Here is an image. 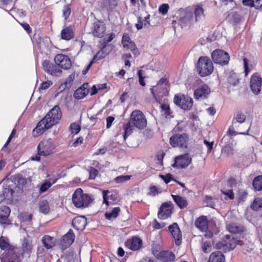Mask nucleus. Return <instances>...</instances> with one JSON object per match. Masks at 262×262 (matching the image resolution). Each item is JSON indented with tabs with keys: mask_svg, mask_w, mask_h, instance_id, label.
I'll return each instance as SVG.
<instances>
[{
	"mask_svg": "<svg viewBox=\"0 0 262 262\" xmlns=\"http://www.w3.org/2000/svg\"><path fill=\"white\" fill-rule=\"evenodd\" d=\"M61 111L58 105L55 106L45 117L37 124L33 129V132L37 134H42L46 129L51 128L57 124L61 117Z\"/></svg>",
	"mask_w": 262,
	"mask_h": 262,
	"instance_id": "nucleus-1",
	"label": "nucleus"
},
{
	"mask_svg": "<svg viewBox=\"0 0 262 262\" xmlns=\"http://www.w3.org/2000/svg\"><path fill=\"white\" fill-rule=\"evenodd\" d=\"M146 119L144 114L139 110L133 111L130 115V120L124 126V139L125 140L132 134L134 127L142 129L146 127Z\"/></svg>",
	"mask_w": 262,
	"mask_h": 262,
	"instance_id": "nucleus-2",
	"label": "nucleus"
},
{
	"mask_svg": "<svg viewBox=\"0 0 262 262\" xmlns=\"http://www.w3.org/2000/svg\"><path fill=\"white\" fill-rule=\"evenodd\" d=\"M92 197L88 194H84L81 188L76 190L72 196V202L77 208H85L92 203Z\"/></svg>",
	"mask_w": 262,
	"mask_h": 262,
	"instance_id": "nucleus-3",
	"label": "nucleus"
},
{
	"mask_svg": "<svg viewBox=\"0 0 262 262\" xmlns=\"http://www.w3.org/2000/svg\"><path fill=\"white\" fill-rule=\"evenodd\" d=\"M169 85L165 78H162L157 85L150 89L151 93L156 100L161 99L164 96L167 95Z\"/></svg>",
	"mask_w": 262,
	"mask_h": 262,
	"instance_id": "nucleus-4",
	"label": "nucleus"
},
{
	"mask_svg": "<svg viewBox=\"0 0 262 262\" xmlns=\"http://www.w3.org/2000/svg\"><path fill=\"white\" fill-rule=\"evenodd\" d=\"M197 69L201 76H206L213 72V63L208 57H201L198 61Z\"/></svg>",
	"mask_w": 262,
	"mask_h": 262,
	"instance_id": "nucleus-5",
	"label": "nucleus"
},
{
	"mask_svg": "<svg viewBox=\"0 0 262 262\" xmlns=\"http://www.w3.org/2000/svg\"><path fill=\"white\" fill-rule=\"evenodd\" d=\"M237 245V241L232 236L227 235L224 236L222 241L215 245L216 249L225 252L233 249Z\"/></svg>",
	"mask_w": 262,
	"mask_h": 262,
	"instance_id": "nucleus-6",
	"label": "nucleus"
},
{
	"mask_svg": "<svg viewBox=\"0 0 262 262\" xmlns=\"http://www.w3.org/2000/svg\"><path fill=\"white\" fill-rule=\"evenodd\" d=\"M55 147L54 141L51 138H49L42 140L39 143L37 146V151L39 155L47 156L53 152Z\"/></svg>",
	"mask_w": 262,
	"mask_h": 262,
	"instance_id": "nucleus-7",
	"label": "nucleus"
},
{
	"mask_svg": "<svg viewBox=\"0 0 262 262\" xmlns=\"http://www.w3.org/2000/svg\"><path fill=\"white\" fill-rule=\"evenodd\" d=\"M173 102L176 105L184 110H189L193 105L192 99L190 97L180 94L175 95Z\"/></svg>",
	"mask_w": 262,
	"mask_h": 262,
	"instance_id": "nucleus-8",
	"label": "nucleus"
},
{
	"mask_svg": "<svg viewBox=\"0 0 262 262\" xmlns=\"http://www.w3.org/2000/svg\"><path fill=\"white\" fill-rule=\"evenodd\" d=\"M188 141V137L186 134H177L170 138L169 143L173 147L186 148L187 147Z\"/></svg>",
	"mask_w": 262,
	"mask_h": 262,
	"instance_id": "nucleus-9",
	"label": "nucleus"
},
{
	"mask_svg": "<svg viewBox=\"0 0 262 262\" xmlns=\"http://www.w3.org/2000/svg\"><path fill=\"white\" fill-rule=\"evenodd\" d=\"M211 58L213 61L221 66L227 65L229 63L230 56L225 51L217 49L211 53Z\"/></svg>",
	"mask_w": 262,
	"mask_h": 262,
	"instance_id": "nucleus-10",
	"label": "nucleus"
},
{
	"mask_svg": "<svg viewBox=\"0 0 262 262\" xmlns=\"http://www.w3.org/2000/svg\"><path fill=\"white\" fill-rule=\"evenodd\" d=\"M42 66L45 71L52 76H59L62 73V70L58 64H54L49 60H44L42 63Z\"/></svg>",
	"mask_w": 262,
	"mask_h": 262,
	"instance_id": "nucleus-11",
	"label": "nucleus"
},
{
	"mask_svg": "<svg viewBox=\"0 0 262 262\" xmlns=\"http://www.w3.org/2000/svg\"><path fill=\"white\" fill-rule=\"evenodd\" d=\"M250 88L252 93L256 95H258L262 86V78L257 73L252 75L250 79Z\"/></svg>",
	"mask_w": 262,
	"mask_h": 262,
	"instance_id": "nucleus-12",
	"label": "nucleus"
},
{
	"mask_svg": "<svg viewBox=\"0 0 262 262\" xmlns=\"http://www.w3.org/2000/svg\"><path fill=\"white\" fill-rule=\"evenodd\" d=\"M54 61L60 69L63 70H69L72 66L70 58L67 55L62 54H57L54 57Z\"/></svg>",
	"mask_w": 262,
	"mask_h": 262,
	"instance_id": "nucleus-13",
	"label": "nucleus"
},
{
	"mask_svg": "<svg viewBox=\"0 0 262 262\" xmlns=\"http://www.w3.org/2000/svg\"><path fill=\"white\" fill-rule=\"evenodd\" d=\"M192 159L188 154L179 156L176 157L174 163L172 165L173 167L184 168L187 167L191 162Z\"/></svg>",
	"mask_w": 262,
	"mask_h": 262,
	"instance_id": "nucleus-14",
	"label": "nucleus"
},
{
	"mask_svg": "<svg viewBox=\"0 0 262 262\" xmlns=\"http://www.w3.org/2000/svg\"><path fill=\"white\" fill-rule=\"evenodd\" d=\"M106 32V27L104 23L100 20L94 22L92 27V33L95 37L101 38Z\"/></svg>",
	"mask_w": 262,
	"mask_h": 262,
	"instance_id": "nucleus-15",
	"label": "nucleus"
},
{
	"mask_svg": "<svg viewBox=\"0 0 262 262\" xmlns=\"http://www.w3.org/2000/svg\"><path fill=\"white\" fill-rule=\"evenodd\" d=\"M172 204L171 202H165L159 208L158 216L159 219L165 220L169 217L172 213Z\"/></svg>",
	"mask_w": 262,
	"mask_h": 262,
	"instance_id": "nucleus-16",
	"label": "nucleus"
},
{
	"mask_svg": "<svg viewBox=\"0 0 262 262\" xmlns=\"http://www.w3.org/2000/svg\"><path fill=\"white\" fill-rule=\"evenodd\" d=\"M11 210L9 207L7 206H2L0 207V223L6 228L11 224V221L9 219V216Z\"/></svg>",
	"mask_w": 262,
	"mask_h": 262,
	"instance_id": "nucleus-17",
	"label": "nucleus"
},
{
	"mask_svg": "<svg viewBox=\"0 0 262 262\" xmlns=\"http://www.w3.org/2000/svg\"><path fill=\"white\" fill-rule=\"evenodd\" d=\"M75 235L72 229L62 236L61 239L60 247L62 250H65L68 248L74 241Z\"/></svg>",
	"mask_w": 262,
	"mask_h": 262,
	"instance_id": "nucleus-18",
	"label": "nucleus"
},
{
	"mask_svg": "<svg viewBox=\"0 0 262 262\" xmlns=\"http://www.w3.org/2000/svg\"><path fill=\"white\" fill-rule=\"evenodd\" d=\"M168 230L175 240L176 244L180 245L181 243L182 234L178 224L173 223L168 227Z\"/></svg>",
	"mask_w": 262,
	"mask_h": 262,
	"instance_id": "nucleus-19",
	"label": "nucleus"
},
{
	"mask_svg": "<svg viewBox=\"0 0 262 262\" xmlns=\"http://www.w3.org/2000/svg\"><path fill=\"white\" fill-rule=\"evenodd\" d=\"M1 262H19V257L14 251L4 252L1 255Z\"/></svg>",
	"mask_w": 262,
	"mask_h": 262,
	"instance_id": "nucleus-20",
	"label": "nucleus"
},
{
	"mask_svg": "<svg viewBox=\"0 0 262 262\" xmlns=\"http://www.w3.org/2000/svg\"><path fill=\"white\" fill-rule=\"evenodd\" d=\"M246 119V116L243 112L238 111L234 115L232 122V125L230 126V130L233 129H238L239 124L244 123Z\"/></svg>",
	"mask_w": 262,
	"mask_h": 262,
	"instance_id": "nucleus-21",
	"label": "nucleus"
},
{
	"mask_svg": "<svg viewBox=\"0 0 262 262\" xmlns=\"http://www.w3.org/2000/svg\"><path fill=\"white\" fill-rule=\"evenodd\" d=\"M210 88L207 84H203L195 90L194 92V98L196 99H204L209 94Z\"/></svg>",
	"mask_w": 262,
	"mask_h": 262,
	"instance_id": "nucleus-22",
	"label": "nucleus"
},
{
	"mask_svg": "<svg viewBox=\"0 0 262 262\" xmlns=\"http://www.w3.org/2000/svg\"><path fill=\"white\" fill-rule=\"evenodd\" d=\"M112 45H105L94 56L93 61H96L104 58L112 50Z\"/></svg>",
	"mask_w": 262,
	"mask_h": 262,
	"instance_id": "nucleus-23",
	"label": "nucleus"
},
{
	"mask_svg": "<svg viewBox=\"0 0 262 262\" xmlns=\"http://www.w3.org/2000/svg\"><path fill=\"white\" fill-rule=\"evenodd\" d=\"M125 244L129 249L133 251H136L141 247L142 241L140 238L134 237L132 239H127Z\"/></svg>",
	"mask_w": 262,
	"mask_h": 262,
	"instance_id": "nucleus-24",
	"label": "nucleus"
},
{
	"mask_svg": "<svg viewBox=\"0 0 262 262\" xmlns=\"http://www.w3.org/2000/svg\"><path fill=\"white\" fill-rule=\"evenodd\" d=\"M86 223V218L83 216L75 217L72 221L73 226L77 230L84 229Z\"/></svg>",
	"mask_w": 262,
	"mask_h": 262,
	"instance_id": "nucleus-25",
	"label": "nucleus"
},
{
	"mask_svg": "<svg viewBox=\"0 0 262 262\" xmlns=\"http://www.w3.org/2000/svg\"><path fill=\"white\" fill-rule=\"evenodd\" d=\"M195 226L201 231H206L208 229V220L205 216H201L195 221Z\"/></svg>",
	"mask_w": 262,
	"mask_h": 262,
	"instance_id": "nucleus-26",
	"label": "nucleus"
},
{
	"mask_svg": "<svg viewBox=\"0 0 262 262\" xmlns=\"http://www.w3.org/2000/svg\"><path fill=\"white\" fill-rule=\"evenodd\" d=\"M158 256L163 262H173L175 259L174 254L170 251H161Z\"/></svg>",
	"mask_w": 262,
	"mask_h": 262,
	"instance_id": "nucleus-27",
	"label": "nucleus"
},
{
	"mask_svg": "<svg viewBox=\"0 0 262 262\" xmlns=\"http://www.w3.org/2000/svg\"><path fill=\"white\" fill-rule=\"evenodd\" d=\"M15 247L11 245L9 238L6 236L0 237V248L6 251H14Z\"/></svg>",
	"mask_w": 262,
	"mask_h": 262,
	"instance_id": "nucleus-28",
	"label": "nucleus"
},
{
	"mask_svg": "<svg viewBox=\"0 0 262 262\" xmlns=\"http://www.w3.org/2000/svg\"><path fill=\"white\" fill-rule=\"evenodd\" d=\"M150 15L147 14L144 18L141 16H138V21L136 24L137 30H140L143 27H146L150 26L149 23Z\"/></svg>",
	"mask_w": 262,
	"mask_h": 262,
	"instance_id": "nucleus-29",
	"label": "nucleus"
},
{
	"mask_svg": "<svg viewBox=\"0 0 262 262\" xmlns=\"http://www.w3.org/2000/svg\"><path fill=\"white\" fill-rule=\"evenodd\" d=\"M41 242L43 246L47 249L52 248L55 245L54 238L48 235H46L42 237Z\"/></svg>",
	"mask_w": 262,
	"mask_h": 262,
	"instance_id": "nucleus-30",
	"label": "nucleus"
},
{
	"mask_svg": "<svg viewBox=\"0 0 262 262\" xmlns=\"http://www.w3.org/2000/svg\"><path fill=\"white\" fill-rule=\"evenodd\" d=\"M61 36L62 39L69 40L74 37V33L71 27H67L61 31Z\"/></svg>",
	"mask_w": 262,
	"mask_h": 262,
	"instance_id": "nucleus-31",
	"label": "nucleus"
},
{
	"mask_svg": "<svg viewBox=\"0 0 262 262\" xmlns=\"http://www.w3.org/2000/svg\"><path fill=\"white\" fill-rule=\"evenodd\" d=\"M225 256L221 251H215L210 255L208 262H225Z\"/></svg>",
	"mask_w": 262,
	"mask_h": 262,
	"instance_id": "nucleus-32",
	"label": "nucleus"
},
{
	"mask_svg": "<svg viewBox=\"0 0 262 262\" xmlns=\"http://www.w3.org/2000/svg\"><path fill=\"white\" fill-rule=\"evenodd\" d=\"M32 245L29 237H25L23 241L21 248L24 253H30L32 250Z\"/></svg>",
	"mask_w": 262,
	"mask_h": 262,
	"instance_id": "nucleus-33",
	"label": "nucleus"
},
{
	"mask_svg": "<svg viewBox=\"0 0 262 262\" xmlns=\"http://www.w3.org/2000/svg\"><path fill=\"white\" fill-rule=\"evenodd\" d=\"M194 14L196 22L202 20L204 17V9L202 6L196 5L194 6Z\"/></svg>",
	"mask_w": 262,
	"mask_h": 262,
	"instance_id": "nucleus-34",
	"label": "nucleus"
},
{
	"mask_svg": "<svg viewBox=\"0 0 262 262\" xmlns=\"http://www.w3.org/2000/svg\"><path fill=\"white\" fill-rule=\"evenodd\" d=\"M111 193V192L108 190H103L102 191L103 194V203H105L107 206L109 205L110 202L108 201V199L112 200L113 201H115L117 200V194L116 193H112L110 195H107L108 193Z\"/></svg>",
	"mask_w": 262,
	"mask_h": 262,
	"instance_id": "nucleus-35",
	"label": "nucleus"
},
{
	"mask_svg": "<svg viewBox=\"0 0 262 262\" xmlns=\"http://www.w3.org/2000/svg\"><path fill=\"white\" fill-rule=\"evenodd\" d=\"M120 212V208L119 207H115L111 211H107L105 213V217L108 220L115 219Z\"/></svg>",
	"mask_w": 262,
	"mask_h": 262,
	"instance_id": "nucleus-36",
	"label": "nucleus"
},
{
	"mask_svg": "<svg viewBox=\"0 0 262 262\" xmlns=\"http://www.w3.org/2000/svg\"><path fill=\"white\" fill-rule=\"evenodd\" d=\"M172 197L177 205L181 209L187 206V202L185 198L178 195H172Z\"/></svg>",
	"mask_w": 262,
	"mask_h": 262,
	"instance_id": "nucleus-37",
	"label": "nucleus"
},
{
	"mask_svg": "<svg viewBox=\"0 0 262 262\" xmlns=\"http://www.w3.org/2000/svg\"><path fill=\"white\" fill-rule=\"evenodd\" d=\"M83 85L76 90L74 94V96L76 99H81L83 98L89 92V90Z\"/></svg>",
	"mask_w": 262,
	"mask_h": 262,
	"instance_id": "nucleus-38",
	"label": "nucleus"
},
{
	"mask_svg": "<svg viewBox=\"0 0 262 262\" xmlns=\"http://www.w3.org/2000/svg\"><path fill=\"white\" fill-rule=\"evenodd\" d=\"M119 0H105L103 2L104 6L108 12H112L118 6Z\"/></svg>",
	"mask_w": 262,
	"mask_h": 262,
	"instance_id": "nucleus-39",
	"label": "nucleus"
},
{
	"mask_svg": "<svg viewBox=\"0 0 262 262\" xmlns=\"http://www.w3.org/2000/svg\"><path fill=\"white\" fill-rule=\"evenodd\" d=\"M39 210L40 212L47 214L50 211V207L48 202L43 200L39 202Z\"/></svg>",
	"mask_w": 262,
	"mask_h": 262,
	"instance_id": "nucleus-40",
	"label": "nucleus"
},
{
	"mask_svg": "<svg viewBox=\"0 0 262 262\" xmlns=\"http://www.w3.org/2000/svg\"><path fill=\"white\" fill-rule=\"evenodd\" d=\"M227 229L230 233L233 234H236L243 231L242 227L235 223L228 224L227 225Z\"/></svg>",
	"mask_w": 262,
	"mask_h": 262,
	"instance_id": "nucleus-41",
	"label": "nucleus"
},
{
	"mask_svg": "<svg viewBox=\"0 0 262 262\" xmlns=\"http://www.w3.org/2000/svg\"><path fill=\"white\" fill-rule=\"evenodd\" d=\"M253 186L256 190H262V176H258L254 178L253 181Z\"/></svg>",
	"mask_w": 262,
	"mask_h": 262,
	"instance_id": "nucleus-42",
	"label": "nucleus"
},
{
	"mask_svg": "<svg viewBox=\"0 0 262 262\" xmlns=\"http://www.w3.org/2000/svg\"><path fill=\"white\" fill-rule=\"evenodd\" d=\"M123 48L126 49V50L131 51L135 57L139 55L138 50L136 48L135 44L132 41L127 43L126 46H123Z\"/></svg>",
	"mask_w": 262,
	"mask_h": 262,
	"instance_id": "nucleus-43",
	"label": "nucleus"
},
{
	"mask_svg": "<svg viewBox=\"0 0 262 262\" xmlns=\"http://www.w3.org/2000/svg\"><path fill=\"white\" fill-rule=\"evenodd\" d=\"M13 190L11 189L5 188L3 189L2 193H0V203L6 198H9L12 195Z\"/></svg>",
	"mask_w": 262,
	"mask_h": 262,
	"instance_id": "nucleus-44",
	"label": "nucleus"
},
{
	"mask_svg": "<svg viewBox=\"0 0 262 262\" xmlns=\"http://www.w3.org/2000/svg\"><path fill=\"white\" fill-rule=\"evenodd\" d=\"M251 207L253 210L255 211L262 208V198H257L255 199Z\"/></svg>",
	"mask_w": 262,
	"mask_h": 262,
	"instance_id": "nucleus-45",
	"label": "nucleus"
},
{
	"mask_svg": "<svg viewBox=\"0 0 262 262\" xmlns=\"http://www.w3.org/2000/svg\"><path fill=\"white\" fill-rule=\"evenodd\" d=\"M162 115H164L166 118L170 119L172 117L171 111L168 105L164 104L161 105Z\"/></svg>",
	"mask_w": 262,
	"mask_h": 262,
	"instance_id": "nucleus-46",
	"label": "nucleus"
},
{
	"mask_svg": "<svg viewBox=\"0 0 262 262\" xmlns=\"http://www.w3.org/2000/svg\"><path fill=\"white\" fill-rule=\"evenodd\" d=\"M193 14L192 12H187L184 16L181 17L180 20L183 23H187L193 20Z\"/></svg>",
	"mask_w": 262,
	"mask_h": 262,
	"instance_id": "nucleus-47",
	"label": "nucleus"
},
{
	"mask_svg": "<svg viewBox=\"0 0 262 262\" xmlns=\"http://www.w3.org/2000/svg\"><path fill=\"white\" fill-rule=\"evenodd\" d=\"M223 151L224 153L227 155H232L234 151L233 148V144L232 142H230L227 145H226L223 149Z\"/></svg>",
	"mask_w": 262,
	"mask_h": 262,
	"instance_id": "nucleus-48",
	"label": "nucleus"
},
{
	"mask_svg": "<svg viewBox=\"0 0 262 262\" xmlns=\"http://www.w3.org/2000/svg\"><path fill=\"white\" fill-rule=\"evenodd\" d=\"M228 81L232 85H235L238 83V79L237 78V75L232 73L228 78Z\"/></svg>",
	"mask_w": 262,
	"mask_h": 262,
	"instance_id": "nucleus-49",
	"label": "nucleus"
},
{
	"mask_svg": "<svg viewBox=\"0 0 262 262\" xmlns=\"http://www.w3.org/2000/svg\"><path fill=\"white\" fill-rule=\"evenodd\" d=\"M202 249L204 253H209L211 250V244L210 242H205L203 243Z\"/></svg>",
	"mask_w": 262,
	"mask_h": 262,
	"instance_id": "nucleus-50",
	"label": "nucleus"
},
{
	"mask_svg": "<svg viewBox=\"0 0 262 262\" xmlns=\"http://www.w3.org/2000/svg\"><path fill=\"white\" fill-rule=\"evenodd\" d=\"M130 177V176L128 175L118 176L115 179V181L117 183H123L129 180Z\"/></svg>",
	"mask_w": 262,
	"mask_h": 262,
	"instance_id": "nucleus-51",
	"label": "nucleus"
},
{
	"mask_svg": "<svg viewBox=\"0 0 262 262\" xmlns=\"http://www.w3.org/2000/svg\"><path fill=\"white\" fill-rule=\"evenodd\" d=\"M52 184L49 181L46 182L43 184H42L39 189V193L41 194L45 191H46L51 186Z\"/></svg>",
	"mask_w": 262,
	"mask_h": 262,
	"instance_id": "nucleus-52",
	"label": "nucleus"
},
{
	"mask_svg": "<svg viewBox=\"0 0 262 262\" xmlns=\"http://www.w3.org/2000/svg\"><path fill=\"white\" fill-rule=\"evenodd\" d=\"M106 88V84L104 83L101 85H98L97 86L94 85L92 88V92L91 93V95H94L96 94L98 90L104 89Z\"/></svg>",
	"mask_w": 262,
	"mask_h": 262,
	"instance_id": "nucleus-53",
	"label": "nucleus"
},
{
	"mask_svg": "<svg viewBox=\"0 0 262 262\" xmlns=\"http://www.w3.org/2000/svg\"><path fill=\"white\" fill-rule=\"evenodd\" d=\"M204 203L206 204L207 206L210 207L211 208H213L215 205V203L212 198L208 196H205Z\"/></svg>",
	"mask_w": 262,
	"mask_h": 262,
	"instance_id": "nucleus-54",
	"label": "nucleus"
},
{
	"mask_svg": "<svg viewBox=\"0 0 262 262\" xmlns=\"http://www.w3.org/2000/svg\"><path fill=\"white\" fill-rule=\"evenodd\" d=\"M63 16L67 19L71 13V8L69 6H64L62 9Z\"/></svg>",
	"mask_w": 262,
	"mask_h": 262,
	"instance_id": "nucleus-55",
	"label": "nucleus"
},
{
	"mask_svg": "<svg viewBox=\"0 0 262 262\" xmlns=\"http://www.w3.org/2000/svg\"><path fill=\"white\" fill-rule=\"evenodd\" d=\"M70 128L72 133L77 134L80 130V126L76 123H72L70 125Z\"/></svg>",
	"mask_w": 262,
	"mask_h": 262,
	"instance_id": "nucleus-56",
	"label": "nucleus"
},
{
	"mask_svg": "<svg viewBox=\"0 0 262 262\" xmlns=\"http://www.w3.org/2000/svg\"><path fill=\"white\" fill-rule=\"evenodd\" d=\"M169 6L168 4H164L161 5L159 8V11L162 14H165L167 13Z\"/></svg>",
	"mask_w": 262,
	"mask_h": 262,
	"instance_id": "nucleus-57",
	"label": "nucleus"
},
{
	"mask_svg": "<svg viewBox=\"0 0 262 262\" xmlns=\"http://www.w3.org/2000/svg\"><path fill=\"white\" fill-rule=\"evenodd\" d=\"M98 173V171L97 170H96L95 168H93V167H91L90 169V171H89V174H90V176H89V179H94L97 176Z\"/></svg>",
	"mask_w": 262,
	"mask_h": 262,
	"instance_id": "nucleus-58",
	"label": "nucleus"
},
{
	"mask_svg": "<svg viewBox=\"0 0 262 262\" xmlns=\"http://www.w3.org/2000/svg\"><path fill=\"white\" fill-rule=\"evenodd\" d=\"M160 177L165 182L166 184L168 183L172 179V176L170 173L167 174L165 176L160 175Z\"/></svg>",
	"mask_w": 262,
	"mask_h": 262,
	"instance_id": "nucleus-59",
	"label": "nucleus"
},
{
	"mask_svg": "<svg viewBox=\"0 0 262 262\" xmlns=\"http://www.w3.org/2000/svg\"><path fill=\"white\" fill-rule=\"evenodd\" d=\"M130 41L131 40L130 39V38L127 34H124L123 35L122 38V43L123 45V46H126L127 43Z\"/></svg>",
	"mask_w": 262,
	"mask_h": 262,
	"instance_id": "nucleus-60",
	"label": "nucleus"
},
{
	"mask_svg": "<svg viewBox=\"0 0 262 262\" xmlns=\"http://www.w3.org/2000/svg\"><path fill=\"white\" fill-rule=\"evenodd\" d=\"M115 37V35L113 33H111L108 34L107 37H105L103 39V41L106 45H108V43L111 42Z\"/></svg>",
	"mask_w": 262,
	"mask_h": 262,
	"instance_id": "nucleus-61",
	"label": "nucleus"
},
{
	"mask_svg": "<svg viewBox=\"0 0 262 262\" xmlns=\"http://www.w3.org/2000/svg\"><path fill=\"white\" fill-rule=\"evenodd\" d=\"M253 7L262 10V0H254Z\"/></svg>",
	"mask_w": 262,
	"mask_h": 262,
	"instance_id": "nucleus-62",
	"label": "nucleus"
},
{
	"mask_svg": "<svg viewBox=\"0 0 262 262\" xmlns=\"http://www.w3.org/2000/svg\"><path fill=\"white\" fill-rule=\"evenodd\" d=\"M164 155L165 153L163 150H160L157 153L156 157L159 163H162Z\"/></svg>",
	"mask_w": 262,
	"mask_h": 262,
	"instance_id": "nucleus-63",
	"label": "nucleus"
},
{
	"mask_svg": "<svg viewBox=\"0 0 262 262\" xmlns=\"http://www.w3.org/2000/svg\"><path fill=\"white\" fill-rule=\"evenodd\" d=\"M52 84V82L50 81L42 82L39 87L40 90H46L49 88Z\"/></svg>",
	"mask_w": 262,
	"mask_h": 262,
	"instance_id": "nucleus-64",
	"label": "nucleus"
}]
</instances>
